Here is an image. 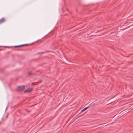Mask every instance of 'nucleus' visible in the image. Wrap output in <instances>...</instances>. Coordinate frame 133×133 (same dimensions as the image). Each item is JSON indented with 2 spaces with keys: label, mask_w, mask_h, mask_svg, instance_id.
<instances>
[{
  "label": "nucleus",
  "mask_w": 133,
  "mask_h": 133,
  "mask_svg": "<svg viewBox=\"0 0 133 133\" xmlns=\"http://www.w3.org/2000/svg\"><path fill=\"white\" fill-rule=\"evenodd\" d=\"M25 87L24 85L20 86L17 87L16 90L17 91H20L24 90Z\"/></svg>",
  "instance_id": "f257e3e1"
},
{
  "label": "nucleus",
  "mask_w": 133,
  "mask_h": 133,
  "mask_svg": "<svg viewBox=\"0 0 133 133\" xmlns=\"http://www.w3.org/2000/svg\"><path fill=\"white\" fill-rule=\"evenodd\" d=\"M32 90V89L31 88H28L26 90L24 91L25 93H28L29 92Z\"/></svg>",
  "instance_id": "f03ea898"
},
{
  "label": "nucleus",
  "mask_w": 133,
  "mask_h": 133,
  "mask_svg": "<svg viewBox=\"0 0 133 133\" xmlns=\"http://www.w3.org/2000/svg\"><path fill=\"white\" fill-rule=\"evenodd\" d=\"M6 19L5 18H2L0 19V24L5 22Z\"/></svg>",
  "instance_id": "7ed1b4c3"
},
{
  "label": "nucleus",
  "mask_w": 133,
  "mask_h": 133,
  "mask_svg": "<svg viewBox=\"0 0 133 133\" xmlns=\"http://www.w3.org/2000/svg\"><path fill=\"white\" fill-rule=\"evenodd\" d=\"M28 44H23L21 45H20L16 46H15V47H21V46H24L26 45H27Z\"/></svg>",
  "instance_id": "20e7f679"
},
{
  "label": "nucleus",
  "mask_w": 133,
  "mask_h": 133,
  "mask_svg": "<svg viewBox=\"0 0 133 133\" xmlns=\"http://www.w3.org/2000/svg\"><path fill=\"white\" fill-rule=\"evenodd\" d=\"M89 107V106H87V107H86L85 108L83 109L82 110L81 112H83V111H84V110H85L86 109H87Z\"/></svg>",
  "instance_id": "39448f33"
},
{
  "label": "nucleus",
  "mask_w": 133,
  "mask_h": 133,
  "mask_svg": "<svg viewBox=\"0 0 133 133\" xmlns=\"http://www.w3.org/2000/svg\"><path fill=\"white\" fill-rule=\"evenodd\" d=\"M50 52V51H46V52H42L39 53V54H44V53H46V52Z\"/></svg>",
  "instance_id": "423d86ee"
},
{
  "label": "nucleus",
  "mask_w": 133,
  "mask_h": 133,
  "mask_svg": "<svg viewBox=\"0 0 133 133\" xmlns=\"http://www.w3.org/2000/svg\"><path fill=\"white\" fill-rule=\"evenodd\" d=\"M28 74L29 75H32V73L31 72H29Z\"/></svg>",
  "instance_id": "0eeeda50"
},
{
  "label": "nucleus",
  "mask_w": 133,
  "mask_h": 133,
  "mask_svg": "<svg viewBox=\"0 0 133 133\" xmlns=\"http://www.w3.org/2000/svg\"><path fill=\"white\" fill-rule=\"evenodd\" d=\"M128 112V111H126V112L125 113V114L126 113H127Z\"/></svg>",
  "instance_id": "6e6552de"
},
{
  "label": "nucleus",
  "mask_w": 133,
  "mask_h": 133,
  "mask_svg": "<svg viewBox=\"0 0 133 133\" xmlns=\"http://www.w3.org/2000/svg\"><path fill=\"white\" fill-rule=\"evenodd\" d=\"M7 107L6 108V110L7 109Z\"/></svg>",
  "instance_id": "1a4fd4ad"
},
{
  "label": "nucleus",
  "mask_w": 133,
  "mask_h": 133,
  "mask_svg": "<svg viewBox=\"0 0 133 133\" xmlns=\"http://www.w3.org/2000/svg\"><path fill=\"white\" fill-rule=\"evenodd\" d=\"M131 109V108H130L129 109V110H130Z\"/></svg>",
  "instance_id": "9d476101"
}]
</instances>
